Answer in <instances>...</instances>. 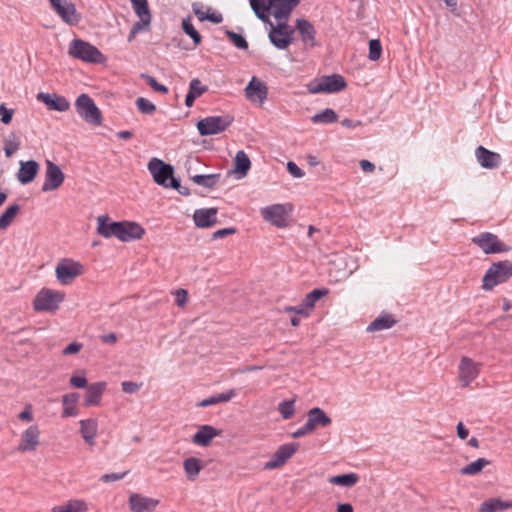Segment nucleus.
Wrapping results in <instances>:
<instances>
[{
    "mask_svg": "<svg viewBox=\"0 0 512 512\" xmlns=\"http://www.w3.org/2000/svg\"><path fill=\"white\" fill-rule=\"evenodd\" d=\"M169 188L177 190L181 195H190V190L187 187L181 186L179 179H172L168 184Z\"/></svg>",
    "mask_w": 512,
    "mask_h": 512,
    "instance_id": "nucleus-57",
    "label": "nucleus"
},
{
    "mask_svg": "<svg viewBox=\"0 0 512 512\" xmlns=\"http://www.w3.org/2000/svg\"><path fill=\"white\" fill-rule=\"evenodd\" d=\"M79 400L78 393H69L65 394L62 397L63 411L62 417H73L78 414V410L76 404Z\"/></svg>",
    "mask_w": 512,
    "mask_h": 512,
    "instance_id": "nucleus-36",
    "label": "nucleus"
},
{
    "mask_svg": "<svg viewBox=\"0 0 512 512\" xmlns=\"http://www.w3.org/2000/svg\"><path fill=\"white\" fill-rule=\"evenodd\" d=\"M127 472L123 473H108L101 476V480L105 483L118 481L126 476Z\"/></svg>",
    "mask_w": 512,
    "mask_h": 512,
    "instance_id": "nucleus-63",
    "label": "nucleus"
},
{
    "mask_svg": "<svg viewBox=\"0 0 512 512\" xmlns=\"http://www.w3.org/2000/svg\"><path fill=\"white\" fill-rule=\"evenodd\" d=\"M40 444V430L37 425H30L20 437L16 450L20 453L34 452Z\"/></svg>",
    "mask_w": 512,
    "mask_h": 512,
    "instance_id": "nucleus-13",
    "label": "nucleus"
},
{
    "mask_svg": "<svg viewBox=\"0 0 512 512\" xmlns=\"http://www.w3.org/2000/svg\"><path fill=\"white\" fill-rule=\"evenodd\" d=\"M271 0H250V6L255 15L264 23H268L269 13L272 11Z\"/></svg>",
    "mask_w": 512,
    "mask_h": 512,
    "instance_id": "nucleus-33",
    "label": "nucleus"
},
{
    "mask_svg": "<svg viewBox=\"0 0 512 512\" xmlns=\"http://www.w3.org/2000/svg\"><path fill=\"white\" fill-rule=\"evenodd\" d=\"M311 120L316 124H330L338 120V115L333 109L326 108L312 116Z\"/></svg>",
    "mask_w": 512,
    "mask_h": 512,
    "instance_id": "nucleus-43",
    "label": "nucleus"
},
{
    "mask_svg": "<svg viewBox=\"0 0 512 512\" xmlns=\"http://www.w3.org/2000/svg\"><path fill=\"white\" fill-rule=\"evenodd\" d=\"M235 232H236V229L232 228V227L219 229L213 233L212 238L215 240L221 239L228 235L234 234Z\"/></svg>",
    "mask_w": 512,
    "mask_h": 512,
    "instance_id": "nucleus-64",
    "label": "nucleus"
},
{
    "mask_svg": "<svg viewBox=\"0 0 512 512\" xmlns=\"http://www.w3.org/2000/svg\"><path fill=\"white\" fill-rule=\"evenodd\" d=\"M396 320L391 314L383 313L375 318L367 327L368 332L382 331L392 328Z\"/></svg>",
    "mask_w": 512,
    "mask_h": 512,
    "instance_id": "nucleus-32",
    "label": "nucleus"
},
{
    "mask_svg": "<svg viewBox=\"0 0 512 512\" xmlns=\"http://www.w3.org/2000/svg\"><path fill=\"white\" fill-rule=\"evenodd\" d=\"M52 8L66 24L74 26L80 21L75 5L67 0H49Z\"/></svg>",
    "mask_w": 512,
    "mask_h": 512,
    "instance_id": "nucleus-9",
    "label": "nucleus"
},
{
    "mask_svg": "<svg viewBox=\"0 0 512 512\" xmlns=\"http://www.w3.org/2000/svg\"><path fill=\"white\" fill-rule=\"evenodd\" d=\"M37 100L43 102L50 110L65 112L70 108L69 101L64 97L56 94L40 92L37 94Z\"/></svg>",
    "mask_w": 512,
    "mask_h": 512,
    "instance_id": "nucleus-20",
    "label": "nucleus"
},
{
    "mask_svg": "<svg viewBox=\"0 0 512 512\" xmlns=\"http://www.w3.org/2000/svg\"><path fill=\"white\" fill-rule=\"evenodd\" d=\"M233 122V117L226 116H208L199 120L196 124L201 136L219 134L225 131Z\"/></svg>",
    "mask_w": 512,
    "mask_h": 512,
    "instance_id": "nucleus-4",
    "label": "nucleus"
},
{
    "mask_svg": "<svg viewBox=\"0 0 512 512\" xmlns=\"http://www.w3.org/2000/svg\"><path fill=\"white\" fill-rule=\"evenodd\" d=\"M182 29L185 32V34H187L193 40L195 46L201 43V35L192 24L190 16H187L182 20Z\"/></svg>",
    "mask_w": 512,
    "mask_h": 512,
    "instance_id": "nucleus-47",
    "label": "nucleus"
},
{
    "mask_svg": "<svg viewBox=\"0 0 512 512\" xmlns=\"http://www.w3.org/2000/svg\"><path fill=\"white\" fill-rule=\"evenodd\" d=\"M98 227L97 232L104 238L116 237L118 233V222L110 221L105 215L97 218Z\"/></svg>",
    "mask_w": 512,
    "mask_h": 512,
    "instance_id": "nucleus-29",
    "label": "nucleus"
},
{
    "mask_svg": "<svg viewBox=\"0 0 512 512\" xmlns=\"http://www.w3.org/2000/svg\"><path fill=\"white\" fill-rule=\"evenodd\" d=\"M287 170L295 178H302L305 174L304 171L293 161H289L287 163Z\"/></svg>",
    "mask_w": 512,
    "mask_h": 512,
    "instance_id": "nucleus-58",
    "label": "nucleus"
},
{
    "mask_svg": "<svg viewBox=\"0 0 512 512\" xmlns=\"http://www.w3.org/2000/svg\"><path fill=\"white\" fill-rule=\"evenodd\" d=\"M39 164L35 160L20 162V168L17 173V180L25 185L31 183L37 176Z\"/></svg>",
    "mask_w": 512,
    "mask_h": 512,
    "instance_id": "nucleus-25",
    "label": "nucleus"
},
{
    "mask_svg": "<svg viewBox=\"0 0 512 512\" xmlns=\"http://www.w3.org/2000/svg\"><path fill=\"white\" fill-rule=\"evenodd\" d=\"M307 428L313 431L318 427H327L331 424V418L319 407L310 409L307 413Z\"/></svg>",
    "mask_w": 512,
    "mask_h": 512,
    "instance_id": "nucleus-26",
    "label": "nucleus"
},
{
    "mask_svg": "<svg viewBox=\"0 0 512 512\" xmlns=\"http://www.w3.org/2000/svg\"><path fill=\"white\" fill-rule=\"evenodd\" d=\"M121 387L125 393L133 394V393H136L140 389L141 384H138V383L132 382V381H123L121 383Z\"/></svg>",
    "mask_w": 512,
    "mask_h": 512,
    "instance_id": "nucleus-59",
    "label": "nucleus"
},
{
    "mask_svg": "<svg viewBox=\"0 0 512 512\" xmlns=\"http://www.w3.org/2000/svg\"><path fill=\"white\" fill-rule=\"evenodd\" d=\"M183 467L187 478L194 481L202 470L203 463L196 457H189L184 460Z\"/></svg>",
    "mask_w": 512,
    "mask_h": 512,
    "instance_id": "nucleus-38",
    "label": "nucleus"
},
{
    "mask_svg": "<svg viewBox=\"0 0 512 512\" xmlns=\"http://www.w3.org/2000/svg\"><path fill=\"white\" fill-rule=\"evenodd\" d=\"M70 385L75 388H85L87 386V379L83 376L74 375L70 378Z\"/></svg>",
    "mask_w": 512,
    "mask_h": 512,
    "instance_id": "nucleus-62",
    "label": "nucleus"
},
{
    "mask_svg": "<svg viewBox=\"0 0 512 512\" xmlns=\"http://www.w3.org/2000/svg\"><path fill=\"white\" fill-rule=\"evenodd\" d=\"M328 293H329V290L327 288L312 290L302 300L303 306L310 313L314 309L316 302L323 296H326Z\"/></svg>",
    "mask_w": 512,
    "mask_h": 512,
    "instance_id": "nucleus-40",
    "label": "nucleus"
},
{
    "mask_svg": "<svg viewBox=\"0 0 512 512\" xmlns=\"http://www.w3.org/2000/svg\"><path fill=\"white\" fill-rule=\"evenodd\" d=\"M272 14L277 20H288L299 0H271Z\"/></svg>",
    "mask_w": 512,
    "mask_h": 512,
    "instance_id": "nucleus-23",
    "label": "nucleus"
},
{
    "mask_svg": "<svg viewBox=\"0 0 512 512\" xmlns=\"http://www.w3.org/2000/svg\"><path fill=\"white\" fill-rule=\"evenodd\" d=\"M65 175L61 168L50 160H46L45 181L41 190L43 192L58 189L64 182Z\"/></svg>",
    "mask_w": 512,
    "mask_h": 512,
    "instance_id": "nucleus-11",
    "label": "nucleus"
},
{
    "mask_svg": "<svg viewBox=\"0 0 512 512\" xmlns=\"http://www.w3.org/2000/svg\"><path fill=\"white\" fill-rule=\"evenodd\" d=\"M220 174H198L191 176V180L199 186L211 189L219 181Z\"/></svg>",
    "mask_w": 512,
    "mask_h": 512,
    "instance_id": "nucleus-41",
    "label": "nucleus"
},
{
    "mask_svg": "<svg viewBox=\"0 0 512 512\" xmlns=\"http://www.w3.org/2000/svg\"><path fill=\"white\" fill-rule=\"evenodd\" d=\"M82 265L72 260H63L57 264L55 272L57 280L63 284H70L77 276L82 273Z\"/></svg>",
    "mask_w": 512,
    "mask_h": 512,
    "instance_id": "nucleus-8",
    "label": "nucleus"
},
{
    "mask_svg": "<svg viewBox=\"0 0 512 512\" xmlns=\"http://www.w3.org/2000/svg\"><path fill=\"white\" fill-rule=\"evenodd\" d=\"M188 300V293L185 289H178L175 292V302L179 307H183Z\"/></svg>",
    "mask_w": 512,
    "mask_h": 512,
    "instance_id": "nucleus-61",
    "label": "nucleus"
},
{
    "mask_svg": "<svg viewBox=\"0 0 512 512\" xmlns=\"http://www.w3.org/2000/svg\"><path fill=\"white\" fill-rule=\"evenodd\" d=\"M244 93L247 100L262 105L268 97V86L264 81L253 76L245 87Z\"/></svg>",
    "mask_w": 512,
    "mask_h": 512,
    "instance_id": "nucleus-10",
    "label": "nucleus"
},
{
    "mask_svg": "<svg viewBox=\"0 0 512 512\" xmlns=\"http://www.w3.org/2000/svg\"><path fill=\"white\" fill-rule=\"evenodd\" d=\"M477 364L468 357H463L459 364V378L463 386H468L477 376Z\"/></svg>",
    "mask_w": 512,
    "mask_h": 512,
    "instance_id": "nucleus-22",
    "label": "nucleus"
},
{
    "mask_svg": "<svg viewBox=\"0 0 512 512\" xmlns=\"http://www.w3.org/2000/svg\"><path fill=\"white\" fill-rule=\"evenodd\" d=\"M512 277V262L509 260L493 263L483 277L482 288L492 290L496 285L506 282Z\"/></svg>",
    "mask_w": 512,
    "mask_h": 512,
    "instance_id": "nucleus-2",
    "label": "nucleus"
},
{
    "mask_svg": "<svg viewBox=\"0 0 512 512\" xmlns=\"http://www.w3.org/2000/svg\"><path fill=\"white\" fill-rule=\"evenodd\" d=\"M296 28L299 31L301 41L305 48H313L317 45L316 30L308 20L297 19Z\"/></svg>",
    "mask_w": 512,
    "mask_h": 512,
    "instance_id": "nucleus-19",
    "label": "nucleus"
},
{
    "mask_svg": "<svg viewBox=\"0 0 512 512\" xmlns=\"http://www.w3.org/2000/svg\"><path fill=\"white\" fill-rule=\"evenodd\" d=\"M359 481V476L356 473H348L342 475L331 476L328 482L333 485H339L343 487H352Z\"/></svg>",
    "mask_w": 512,
    "mask_h": 512,
    "instance_id": "nucleus-39",
    "label": "nucleus"
},
{
    "mask_svg": "<svg viewBox=\"0 0 512 512\" xmlns=\"http://www.w3.org/2000/svg\"><path fill=\"white\" fill-rule=\"evenodd\" d=\"M220 435V431L211 425H202L198 428L197 432L192 437V442L195 445L207 447L211 441Z\"/></svg>",
    "mask_w": 512,
    "mask_h": 512,
    "instance_id": "nucleus-24",
    "label": "nucleus"
},
{
    "mask_svg": "<svg viewBox=\"0 0 512 512\" xmlns=\"http://www.w3.org/2000/svg\"><path fill=\"white\" fill-rule=\"evenodd\" d=\"M512 508V500L490 498L481 503L479 512H499Z\"/></svg>",
    "mask_w": 512,
    "mask_h": 512,
    "instance_id": "nucleus-30",
    "label": "nucleus"
},
{
    "mask_svg": "<svg viewBox=\"0 0 512 512\" xmlns=\"http://www.w3.org/2000/svg\"><path fill=\"white\" fill-rule=\"evenodd\" d=\"M278 411L281 414L282 418L287 420L290 419L295 412L294 401H282L278 405Z\"/></svg>",
    "mask_w": 512,
    "mask_h": 512,
    "instance_id": "nucleus-50",
    "label": "nucleus"
},
{
    "mask_svg": "<svg viewBox=\"0 0 512 512\" xmlns=\"http://www.w3.org/2000/svg\"><path fill=\"white\" fill-rule=\"evenodd\" d=\"M87 507L83 501L72 500L65 505L57 506L52 509V512H86Z\"/></svg>",
    "mask_w": 512,
    "mask_h": 512,
    "instance_id": "nucleus-46",
    "label": "nucleus"
},
{
    "mask_svg": "<svg viewBox=\"0 0 512 512\" xmlns=\"http://www.w3.org/2000/svg\"><path fill=\"white\" fill-rule=\"evenodd\" d=\"M472 241L477 244L486 254L507 251L506 245L499 241L496 235L489 232H484L476 237H473Z\"/></svg>",
    "mask_w": 512,
    "mask_h": 512,
    "instance_id": "nucleus-14",
    "label": "nucleus"
},
{
    "mask_svg": "<svg viewBox=\"0 0 512 512\" xmlns=\"http://www.w3.org/2000/svg\"><path fill=\"white\" fill-rule=\"evenodd\" d=\"M149 27V24H146L145 22H135L130 30V33L128 35V41L131 42L138 33L141 31L147 29Z\"/></svg>",
    "mask_w": 512,
    "mask_h": 512,
    "instance_id": "nucleus-54",
    "label": "nucleus"
},
{
    "mask_svg": "<svg viewBox=\"0 0 512 512\" xmlns=\"http://www.w3.org/2000/svg\"><path fill=\"white\" fill-rule=\"evenodd\" d=\"M214 396L217 400V404L223 403V402H228L236 396V391L234 389H230V390H227L225 392L219 393Z\"/></svg>",
    "mask_w": 512,
    "mask_h": 512,
    "instance_id": "nucleus-60",
    "label": "nucleus"
},
{
    "mask_svg": "<svg viewBox=\"0 0 512 512\" xmlns=\"http://www.w3.org/2000/svg\"><path fill=\"white\" fill-rule=\"evenodd\" d=\"M19 210L20 206L18 204L6 208L0 216V230H5L11 225Z\"/></svg>",
    "mask_w": 512,
    "mask_h": 512,
    "instance_id": "nucleus-42",
    "label": "nucleus"
},
{
    "mask_svg": "<svg viewBox=\"0 0 512 512\" xmlns=\"http://www.w3.org/2000/svg\"><path fill=\"white\" fill-rule=\"evenodd\" d=\"M141 78H143L153 90L163 94L168 93V88L165 85L158 83L154 77L148 74H142Z\"/></svg>",
    "mask_w": 512,
    "mask_h": 512,
    "instance_id": "nucleus-52",
    "label": "nucleus"
},
{
    "mask_svg": "<svg viewBox=\"0 0 512 512\" xmlns=\"http://www.w3.org/2000/svg\"><path fill=\"white\" fill-rule=\"evenodd\" d=\"M14 110L8 109L5 104L0 105V118L3 124H9L12 120Z\"/></svg>",
    "mask_w": 512,
    "mask_h": 512,
    "instance_id": "nucleus-55",
    "label": "nucleus"
},
{
    "mask_svg": "<svg viewBox=\"0 0 512 512\" xmlns=\"http://www.w3.org/2000/svg\"><path fill=\"white\" fill-rule=\"evenodd\" d=\"M217 208L196 209L193 214V220L198 228H210L217 224Z\"/></svg>",
    "mask_w": 512,
    "mask_h": 512,
    "instance_id": "nucleus-18",
    "label": "nucleus"
},
{
    "mask_svg": "<svg viewBox=\"0 0 512 512\" xmlns=\"http://www.w3.org/2000/svg\"><path fill=\"white\" fill-rule=\"evenodd\" d=\"M490 461L485 458H478L477 460L471 462L470 464L461 468L460 472L463 475H475L482 471V469L489 465Z\"/></svg>",
    "mask_w": 512,
    "mask_h": 512,
    "instance_id": "nucleus-45",
    "label": "nucleus"
},
{
    "mask_svg": "<svg viewBox=\"0 0 512 512\" xmlns=\"http://www.w3.org/2000/svg\"><path fill=\"white\" fill-rule=\"evenodd\" d=\"M261 213L266 221L271 222L277 227L282 228L287 225L288 211L285 205L274 204L267 206L262 209Z\"/></svg>",
    "mask_w": 512,
    "mask_h": 512,
    "instance_id": "nucleus-16",
    "label": "nucleus"
},
{
    "mask_svg": "<svg viewBox=\"0 0 512 512\" xmlns=\"http://www.w3.org/2000/svg\"><path fill=\"white\" fill-rule=\"evenodd\" d=\"M192 10H193L195 16L201 22L207 20L212 23L219 24L223 21V16L221 13H218V12L209 13V11L206 13L204 11V5L200 2L193 3Z\"/></svg>",
    "mask_w": 512,
    "mask_h": 512,
    "instance_id": "nucleus-34",
    "label": "nucleus"
},
{
    "mask_svg": "<svg viewBox=\"0 0 512 512\" xmlns=\"http://www.w3.org/2000/svg\"><path fill=\"white\" fill-rule=\"evenodd\" d=\"M63 299L64 296L60 292L42 289L34 298L33 308L37 312H54L58 309Z\"/></svg>",
    "mask_w": 512,
    "mask_h": 512,
    "instance_id": "nucleus-5",
    "label": "nucleus"
},
{
    "mask_svg": "<svg viewBox=\"0 0 512 512\" xmlns=\"http://www.w3.org/2000/svg\"><path fill=\"white\" fill-rule=\"evenodd\" d=\"M475 156L478 163L487 169H494L500 165V154L490 151L483 146H478L475 150Z\"/></svg>",
    "mask_w": 512,
    "mask_h": 512,
    "instance_id": "nucleus-21",
    "label": "nucleus"
},
{
    "mask_svg": "<svg viewBox=\"0 0 512 512\" xmlns=\"http://www.w3.org/2000/svg\"><path fill=\"white\" fill-rule=\"evenodd\" d=\"M382 53V45L379 39H372L369 41V54L368 58L371 61H376L380 58Z\"/></svg>",
    "mask_w": 512,
    "mask_h": 512,
    "instance_id": "nucleus-51",
    "label": "nucleus"
},
{
    "mask_svg": "<svg viewBox=\"0 0 512 512\" xmlns=\"http://www.w3.org/2000/svg\"><path fill=\"white\" fill-rule=\"evenodd\" d=\"M80 433L84 441L89 445L95 444V438L97 436L98 422L94 418L80 420Z\"/></svg>",
    "mask_w": 512,
    "mask_h": 512,
    "instance_id": "nucleus-28",
    "label": "nucleus"
},
{
    "mask_svg": "<svg viewBox=\"0 0 512 512\" xmlns=\"http://www.w3.org/2000/svg\"><path fill=\"white\" fill-rule=\"evenodd\" d=\"M225 34L229 38V40L234 44V46L238 49L245 50L248 48V42L241 34L235 33L230 30H227Z\"/></svg>",
    "mask_w": 512,
    "mask_h": 512,
    "instance_id": "nucleus-48",
    "label": "nucleus"
},
{
    "mask_svg": "<svg viewBox=\"0 0 512 512\" xmlns=\"http://www.w3.org/2000/svg\"><path fill=\"white\" fill-rule=\"evenodd\" d=\"M297 443H288L281 445L271 456L270 460L264 464V469L273 470L283 466L298 450Z\"/></svg>",
    "mask_w": 512,
    "mask_h": 512,
    "instance_id": "nucleus-12",
    "label": "nucleus"
},
{
    "mask_svg": "<svg viewBox=\"0 0 512 512\" xmlns=\"http://www.w3.org/2000/svg\"><path fill=\"white\" fill-rule=\"evenodd\" d=\"M234 164V173L238 174V178L245 177L251 168V161L243 150L236 153Z\"/></svg>",
    "mask_w": 512,
    "mask_h": 512,
    "instance_id": "nucleus-35",
    "label": "nucleus"
},
{
    "mask_svg": "<svg viewBox=\"0 0 512 512\" xmlns=\"http://www.w3.org/2000/svg\"><path fill=\"white\" fill-rule=\"evenodd\" d=\"M106 389L105 382H96L87 387L84 399L85 406H96L100 403L102 395Z\"/></svg>",
    "mask_w": 512,
    "mask_h": 512,
    "instance_id": "nucleus-27",
    "label": "nucleus"
},
{
    "mask_svg": "<svg viewBox=\"0 0 512 512\" xmlns=\"http://www.w3.org/2000/svg\"><path fill=\"white\" fill-rule=\"evenodd\" d=\"M118 227L117 239L122 242L139 240L145 234V229L136 222L119 221Z\"/></svg>",
    "mask_w": 512,
    "mask_h": 512,
    "instance_id": "nucleus-15",
    "label": "nucleus"
},
{
    "mask_svg": "<svg viewBox=\"0 0 512 512\" xmlns=\"http://www.w3.org/2000/svg\"><path fill=\"white\" fill-rule=\"evenodd\" d=\"M132 4V8L139 18L138 22H145L146 24L151 23V12L148 6L147 0H130Z\"/></svg>",
    "mask_w": 512,
    "mask_h": 512,
    "instance_id": "nucleus-37",
    "label": "nucleus"
},
{
    "mask_svg": "<svg viewBox=\"0 0 512 512\" xmlns=\"http://www.w3.org/2000/svg\"><path fill=\"white\" fill-rule=\"evenodd\" d=\"M347 86L344 77L340 74H332L321 77L317 82L309 85L311 93H337Z\"/></svg>",
    "mask_w": 512,
    "mask_h": 512,
    "instance_id": "nucleus-6",
    "label": "nucleus"
},
{
    "mask_svg": "<svg viewBox=\"0 0 512 512\" xmlns=\"http://www.w3.org/2000/svg\"><path fill=\"white\" fill-rule=\"evenodd\" d=\"M148 170L153 176L154 181L164 188H169V181L176 179L173 166L158 158H152L149 161Z\"/></svg>",
    "mask_w": 512,
    "mask_h": 512,
    "instance_id": "nucleus-7",
    "label": "nucleus"
},
{
    "mask_svg": "<svg viewBox=\"0 0 512 512\" xmlns=\"http://www.w3.org/2000/svg\"><path fill=\"white\" fill-rule=\"evenodd\" d=\"M208 91V87L203 85L198 78H193L189 83V90L185 98V105L192 107L196 98Z\"/></svg>",
    "mask_w": 512,
    "mask_h": 512,
    "instance_id": "nucleus-31",
    "label": "nucleus"
},
{
    "mask_svg": "<svg viewBox=\"0 0 512 512\" xmlns=\"http://www.w3.org/2000/svg\"><path fill=\"white\" fill-rule=\"evenodd\" d=\"M269 40L276 48L284 50L292 43L293 39L289 34H278V31H270Z\"/></svg>",
    "mask_w": 512,
    "mask_h": 512,
    "instance_id": "nucleus-44",
    "label": "nucleus"
},
{
    "mask_svg": "<svg viewBox=\"0 0 512 512\" xmlns=\"http://www.w3.org/2000/svg\"><path fill=\"white\" fill-rule=\"evenodd\" d=\"M132 512H153L159 504V500L144 496L139 493H132L128 500Z\"/></svg>",
    "mask_w": 512,
    "mask_h": 512,
    "instance_id": "nucleus-17",
    "label": "nucleus"
},
{
    "mask_svg": "<svg viewBox=\"0 0 512 512\" xmlns=\"http://www.w3.org/2000/svg\"><path fill=\"white\" fill-rule=\"evenodd\" d=\"M136 106L138 110L143 114H153L156 111V106L144 97H139L136 99Z\"/></svg>",
    "mask_w": 512,
    "mask_h": 512,
    "instance_id": "nucleus-49",
    "label": "nucleus"
},
{
    "mask_svg": "<svg viewBox=\"0 0 512 512\" xmlns=\"http://www.w3.org/2000/svg\"><path fill=\"white\" fill-rule=\"evenodd\" d=\"M268 23L271 26L270 31H278V34H289L291 37L294 33V30L287 25V20H278L276 26L271 21Z\"/></svg>",
    "mask_w": 512,
    "mask_h": 512,
    "instance_id": "nucleus-53",
    "label": "nucleus"
},
{
    "mask_svg": "<svg viewBox=\"0 0 512 512\" xmlns=\"http://www.w3.org/2000/svg\"><path fill=\"white\" fill-rule=\"evenodd\" d=\"M284 311L286 313H295L305 317H308L310 315L307 309L303 306L302 302L297 306H286L284 308Z\"/></svg>",
    "mask_w": 512,
    "mask_h": 512,
    "instance_id": "nucleus-56",
    "label": "nucleus"
},
{
    "mask_svg": "<svg viewBox=\"0 0 512 512\" xmlns=\"http://www.w3.org/2000/svg\"><path fill=\"white\" fill-rule=\"evenodd\" d=\"M68 54L86 63L100 64L105 61L104 55L96 46L78 38L71 41Z\"/></svg>",
    "mask_w": 512,
    "mask_h": 512,
    "instance_id": "nucleus-1",
    "label": "nucleus"
},
{
    "mask_svg": "<svg viewBox=\"0 0 512 512\" xmlns=\"http://www.w3.org/2000/svg\"><path fill=\"white\" fill-rule=\"evenodd\" d=\"M77 113L89 124L98 126L102 123V116L94 100L87 94H81L75 101Z\"/></svg>",
    "mask_w": 512,
    "mask_h": 512,
    "instance_id": "nucleus-3",
    "label": "nucleus"
}]
</instances>
